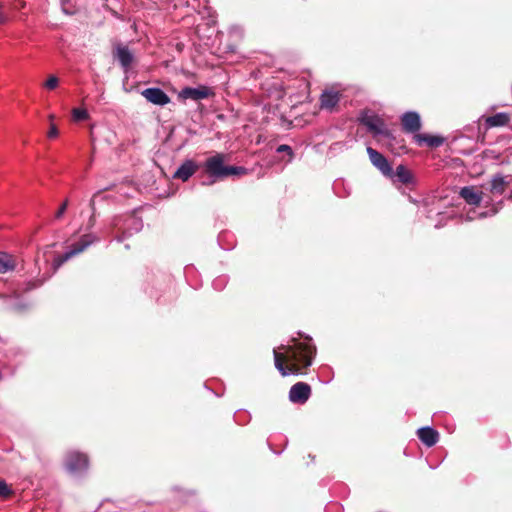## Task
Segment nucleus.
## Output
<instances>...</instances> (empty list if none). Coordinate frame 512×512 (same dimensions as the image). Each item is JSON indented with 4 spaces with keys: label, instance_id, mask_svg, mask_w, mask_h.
Listing matches in <instances>:
<instances>
[{
    "label": "nucleus",
    "instance_id": "1",
    "mask_svg": "<svg viewBox=\"0 0 512 512\" xmlns=\"http://www.w3.org/2000/svg\"><path fill=\"white\" fill-rule=\"evenodd\" d=\"M292 342V345L284 348V353L274 350L275 367L282 376L304 374L316 354V347L310 343L300 342L294 338Z\"/></svg>",
    "mask_w": 512,
    "mask_h": 512
},
{
    "label": "nucleus",
    "instance_id": "2",
    "mask_svg": "<svg viewBox=\"0 0 512 512\" xmlns=\"http://www.w3.org/2000/svg\"><path fill=\"white\" fill-rule=\"evenodd\" d=\"M227 156L223 153H216L215 155L206 159L204 163L205 172L216 179H224L229 176H240L247 173V169L241 166H228L225 164Z\"/></svg>",
    "mask_w": 512,
    "mask_h": 512
},
{
    "label": "nucleus",
    "instance_id": "3",
    "mask_svg": "<svg viewBox=\"0 0 512 512\" xmlns=\"http://www.w3.org/2000/svg\"><path fill=\"white\" fill-rule=\"evenodd\" d=\"M97 241H99V238L92 233H87L81 236L78 242L71 245L69 251L65 252L62 255L57 256L53 260L52 265L54 270L59 269L69 259L84 252L90 245Z\"/></svg>",
    "mask_w": 512,
    "mask_h": 512
},
{
    "label": "nucleus",
    "instance_id": "4",
    "mask_svg": "<svg viewBox=\"0 0 512 512\" xmlns=\"http://www.w3.org/2000/svg\"><path fill=\"white\" fill-rule=\"evenodd\" d=\"M359 122L366 126L374 135L390 136V131L386 127L384 120L370 111H362L359 116Z\"/></svg>",
    "mask_w": 512,
    "mask_h": 512
},
{
    "label": "nucleus",
    "instance_id": "5",
    "mask_svg": "<svg viewBox=\"0 0 512 512\" xmlns=\"http://www.w3.org/2000/svg\"><path fill=\"white\" fill-rule=\"evenodd\" d=\"M89 459L84 453L72 451L66 455L65 467L71 473H78L88 468Z\"/></svg>",
    "mask_w": 512,
    "mask_h": 512
},
{
    "label": "nucleus",
    "instance_id": "6",
    "mask_svg": "<svg viewBox=\"0 0 512 512\" xmlns=\"http://www.w3.org/2000/svg\"><path fill=\"white\" fill-rule=\"evenodd\" d=\"M512 184V175H502L500 173L494 174L489 181V192L492 195L500 196Z\"/></svg>",
    "mask_w": 512,
    "mask_h": 512
},
{
    "label": "nucleus",
    "instance_id": "7",
    "mask_svg": "<svg viewBox=\"0 0 512 512\" xmlns=\"http://www.w3.org/2000/svg\"><path fill=\"white\" fill-rule=\"evenodd\" d=\"M311 386L305 382H297L289 391V400L293 403L304 404L311 396Z\"/></svg>",
    "mask_w": 512,
    "mask_h": 512
},
{
    "label": "nucleus",
    "instance_id": "8",
    "mask_svg": "<svg viewBox=\"0 0 512 512\" xmlns=\"http://www.w3.org/2000/svg\"><path fill=\"white\" fill-rule=\"evenodd\" d=\"M367 153L369 155V159L371 163L378 168L383 175L387 177L393 176V169L391 165L389 164L388 160L377 150L373 149L372 147L367 148Z\"/></svg>",
    "mask_w": 512,
    "mask_h": 512
},
{
    "label": "nucleus",
    "instance_id": "9",
    "mask_svg": "<svg viewBox=\"0 0 512 512\" xmlns=\"http://www.w3.org/2000/svg\"><path fill=\"white\" fill-rule=\"evenodd\" d=\"M141 94L148 102L155 105L164 106L170 102V97L160 88H147Z\"/></svg>",
    "mask_w": 512,
    "mask_h": 512
},
{
    "label": "nucleus",
    "instance_id": "10",
    "mask_svg": "<svg viewBox=\"0 0 512 512\" xmlns=\"http://www.w3.org/2000/svg\"><path fill=\"white\" fill-rule=\"evenodd\" d=\"M402 129L406 133H415L421 128L420 116L416 112H406L401 117Z\"/></svg>",
    "mask_w": 512,
    "mask_h": 512
},
{
    "label": "nucleus",
    "instance_id": "11",
    "mask_svg": "<svg viewBox=\"0 0 512 512\" xmlns=\"http://www.w3.org/2000/svg\"><path fill=\"white\" fill-rule=\"evenodd\" d=\"M113 55L115 58L118 59V61L124 69H128L134 60L133 54L131 53L129 48L122 44L116 45Z\"/></svg>",
    "mask_w": 512,
    "mask_h": 512
},
{
    "label": "nucleus",
    "instance_id": "12",
    "mask_svg": "<svg viewBox=\"0 0 512 512\" xmlns=\"http://www.w3.org/2000/svg\"><path fill=\"white\" fill-rule=\"evenodd\" d=\"M209 89L205 86L198 88L185 87L179 93V97L183 99L201 100L209 96Z\"/></svg>",
    "mask_w": 512,
    "mask_h": 512
},
{
    "label": "nucleus",
    "instance_id": "13",
    "mask_svg": "<svg viewBox=\"0 0 512 512\" xmlns=\"http://www.w3.org/2000/svg\"><path fill=\"white\" fill-rule=\"evenodd\" d=\"M198 170V165L193 160H186L174 173L173 177L175 179H180L182 181H187L196 171Z\"/></svg>",
    "mask_w": 512,
    "mask_h": 512
},
{
    "label": "nucleus",
    "instance_id": "14",
    "mask_svg": "<svg viewBox=\"0 0 512 512\" xmlns=\"http://www.w3.org/2000/svg\"><path fill=\"white\" fill-rule=\"evenodd\" d=\"M417 436L427 447L434 446L439 440V433L431 427H422L418 429Z\"/></svg>",
    "mask_w": 512,
    "mask_h": 512
},
{
    "label": "nucleus",
    "instance_id": "15",
    "mask_svg": "<svg viewBox=\"0 0 512 512\" xmlns=\"http://www.w3.org/2000/svg\"><path fill=\"white\" fill-rule=\"evenodd\" d=\"M459 194L469 205L478 206L482 201L483 193L478 191L475 187H463Z\"/></svg>",
    "mask_w": 512,
    "mask_h": 512
},
{
    "label": "nucleus",
    "instance_id": "16",
    "mask_svg": "<svg viewBox=\"0 0 512 512\" xmlns=\"http://www.w3.org/2000/svg\"><path fill=\"white\" fill-rule=\"evenodd\" d=\"M510 120L511 116L507 112H499L484 118L487 128L507 126Z\"/></svg>",
    "mask_w": 512,
    "mask_h": 512
},
{
    "label": "nucleus",
    "instance_id": "17",
    "mask_svg": "<svg viewBox=\"0 0 512 512\" xmlns=\"http://www.w3.org/2000/svg\"><path fill=\"white\" fill-rule=\"evenodd\" d=\"M17 267L16 257L7 252H0V274L14 271Z\"/></svg>",
    "mask_w": 512,
    "mask_h": 512
},
{
    "label": "nucleus",
    "instance_id": "18",
    "mask_svg": "<svg viewBox=\"0 0 512 512\" xmlns=\"http://www.w3.org/2000/svg\"><path fill=\"white\" fill-rule=\"evenodd\" d=\"M414 139L419 145L425 143L427 146L431 148H437L444 143L443 137L428 134H416L414 136Z\"/></svg>",
    "mask_w": 512,
    "mask_h": 512
},
{
    "label": "nucleus",
    "instance_id": "19",
    "mask_svg": "<svg viewBox=\"0 0 512 512\" xmlns=\"http://www.w3.org/2000/svg\"><path fill=\"white\" fill-rule=\"evenodd\" d=\"M395 175L402 184L410 185L415 182L414 175L404 165L397 166Z\"/></svg>",
    "mask_w": 512,
    "mask_h": 512
},
{
    "label": "nucleus",
    "instance_id": "20",
    "mask_svg": "<svg viewBox=\"0 0 512 512\" xmlns=\"http://www.w3.org/2000/svg\"><path fill=\"white\" fill-rule=\"evenodd\" d=\"M321 107L325 109L334 108L339 102L338 93L324 92L320 98Z\"/></svg>",
    "mask_w": 512,
    "mask_h": 512
},
{
    "label": "nucleus",
    "instance_id": "21",
    "mask_svg": "<svg viewBox=\"0 0 512 512\" xmlns=\"http://www.w3.org/2000/svg\"><path fill=\"white\" fill-rule=\"evenodd\" d=\"M72 116L75 121H83L89 117L87 110L81 108H74L72 110Z\"/></svg>",
    "mask_w": 512,
    "mask_h": 512
},
{
    "label": "nucleus",
    "instance_id": "22",
    "mask_svg": "<svg viewBox=\"0 0 512 512\" xmlns=\"http://www.w3.org/2000/svg\"><path fill=\"white\" fill-rule=\"evenodd\" d=\"M13 495V490L7 485L4 480H0V497L10 498Z\"/></svg>",
    "mask_w": 512,
    "mask_h": 512
},
{
    "label": "nucleus",
    "instance_id": "23",
    "mask_svg": "<svg viewBox=\"0 0 512 512\" xmlns=\"http://www.w3.org/2000/svg\"><path fill=\"white\" fill-rule=\"evenodd\" d=\"M68 206H69V200L65 199L62 202V204L60 205V207L58 208V210L56 211L54 218L56 220H61L63 218L65 212L67 211Z\"/></svg>",
    "mask_w": 512,
    "mask_h": 512
},
{
    "label": "nucleus",
    "instance_id": "24",
    "mask_svg": "<svg viewBox=\"0 0 512 512\" xmlns=\"http://www.w3.org/2000/svg\"><path fill=\"white\" fill-rule=\"evenodd\" d=\"M59 84V79L55 75L49 76L47 81L44 83V87L48 90H54Z\"/></svg>",
    "mask_w": 512,
    "mask_h": 512
},
{
    "label": "nucleus",
    "instance_id": "25",
    "mask_svg": "<svg viewBox=\"0 0 512 512\" xmlns=\"http://www.w3.org/2000/svg\"><path fill=\"white\" fill-rule=\"evenodd\" d=\"M112 188H113V185H112V186H109V187H106V188H104V189H102V190L98 191L97 193H95V194L93 195V197H92V199L90 200V203H89V206H90V208H91L92 213L96 214L95 197H96L97 195H99L101 192H103V191H109V190H111Z\"/></svg>",
    "mask_w": 512,
    "mask_h": 512
},
{
    "label": "nucleus",
    "instance_id": "26",
    "mask_svg": "<svg viewBox=\"0 0 512 512\" xmlns=\"http://www.w3.org/2000/svg\"><path fill=\"white\" fill-rule=\"evenodd\" d=\"M59 134L58 128L54 123H50V129L47 133V137L50 139L56 138Z\"/></svg>",
    "mask_w": 512,
    "mask_h": 512
},
{
    "label": "nucleus",
    "instance_id": "27",
    "mask_svg": "<svg viewBox=\"0 0 512 512\" xmlns=\"http://www.w3.org/2000/svg\"><path fill=\"white\" fill-rule=\"evenodd\" d=\"M277 152H286L290 157H293L292 148L289 145L282 144L277 148Z\"/></svg>",
    "mask_w": 512,
    "mask_h": 512
},
{
    "label": "nucleus",
    "instance_id": "28",
    "mask_svg": "<svg viewBox=\"0 0 512 512\" xmlns=\"http://www.w3.org/2000/svg\"><path fill=\"white\" fill-rule=\"evenodd\" d=\"M96 223V214L92 213L87 222V230H91Z\"/></svg>",
    "mask_w": 512,
    "mask_h": 512
},
{
    "label": "nucleus",
    "instance_id": "29",
    "mask_svg": "<svg viewBox=\"0 0 512 512\" xmlns=\"http://www.w3.org/2000/svg\"><path fill=\"white\" fill-rule=\"evenodd\" d=\"M5 16L2 12H0V23H3L5 21Z\"/></svg>",
    "mask_w": 512,
    "mask_h": 512
},
{
    "label": "nucleus",
    "instance_id": "30",
    "mask_svg": "<svg viewBox=\"0 0 512 512\" xmlns=\"http://www.w3.org/2000/svg\"><path fill=\"white\" fill-rule=\"evenodd\" d=\"M48 119H49V121H50L51 123H53L54 115H53V114H50V115L48 116Z\"/></svg>",
    "mask_w": 512,
    "mask_h": 512
},
{
    "label": "nucleus",
    "instance_id": "31",
    "mask_svg": "<svg viewBox=\"0 0 512 512\" xmlns=\"http://www.w3.org/2000/svg\"><path fill=\"white\" fill-rule=\"evenodd\" d=\"M299 335H300L301 337H303V335H302L301 333H299ZM304 339H305L306 341H311V340H312L309 336H304Z\"/></svg>",
    "mask_w": 512,
    "mask_h": 512
}]
</instances>
